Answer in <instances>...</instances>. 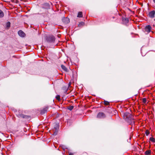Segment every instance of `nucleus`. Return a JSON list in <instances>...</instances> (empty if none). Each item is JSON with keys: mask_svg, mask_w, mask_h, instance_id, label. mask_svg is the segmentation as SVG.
<instances>
[{"mask_svg": "<svg viewBox=\"0 0 155 155\" xmlns=\"http://www.w3.org/2000/svg\"><path fill=\"white\" fill-rule=\"evenodd\" d=\"M45 5H48V4H46Z\"/></svg>", "mask_w": 155, "mask_h": 155, "instance_id": "nucleus-25", "label": "nucleus"}, {"mask_svg": "<svg viewBox=\"0 0 155 155\" xmlns=\"http://www.w3.org/2000/svg\"><path fill=\"white\" fill-rule=\"evenodd\" d=\"M149 140L153 143H155V139L153 137H150L149 139Z\"/></svg>", "mask_w": 155, "mask_h": 155, "instance_id": "nucleus-14", "label": "nucleus"}, {"mask_svg": "<svg viewBox=\"0 0 155 155\" xmlns=\"http://www.w3.org/2000/svg\"><path fill=\"white\" fill-rule=\"evenodd\" d=\"M74 108V107L73 106H71L68 108V109L70 110H72Z\"/></svg>", "mask_w": 155, "mask_h": 155, "instance_id": "nucleus-20", "label": "nucleus"}, {"mask_svg": "<svg viewBox=\"0 0 155 155\" xmlns=\"http://www.w3.org/2000/svg\"><path fill=\"white\" fill-rule=\"evenodd\" d=\"M25 116H24V115H21V116H20V117H23V118H25Z\"/></svg>", "mask_w": 155, "mask_h": 155, "instance_id": "nucleus-21", "label": "nucleus"}, {"mask_svg": "<svg viewBox=\"0 0 155 155\" xmlns=\"http://www.w3.org/2000/svg\"><path fill=\"white\" fill-rule=\"evenodd\" d=\"M151 153V150H150L146 151L145 152V155H150Z\"/></svg>", "mask_w": 155, "mask_h": 155, "instance_id": "nucleus-12", "label": "nucleus"}, {"mask_svg": "<svg viewBox=\"0 0 155 155\" xmlns=\"http://www.w3.org/2000/svg\"><path fill=\"white\" fill-rule=\"evenodd\" d=\"M18 35L21 37H24L25 35V34L21 30H20L18 32Z\"/></svg>", "mask_w": 155, "mask_h": 155, "instance_id": "nucleus-7", "label": "nucleus"}, {"mask_svg": "<svg viewBox=\"0 0 155 155\" xmlns=\"http://www.w3.org/2000/svg\"><path fill=\"white\" fill-rule=\"evenodd\" d=\"M147 99L146 98H144L142 99V102L144 104H145L147 102Z\"/></svg>", "mask_w": 155, "mask_h": 155, "instance_id": "nucleus-18", "label": "nucleus"}, {"mask_svg": "<svg viewBox=\"0 0 155 155\" xmlns=\"http://www.w3.org/2000/svg\"><path fill=\"white\" fill-rule=\"evenodd\" d=\"M151 29L152 28L150 25H147L145 28L144 31L145 33L148 34L151 31Z\"/></svg>", "mask_w": 155, "mask_h": 155, "instance_id": "nucleus-4", "label": "nucleus"}, {"mask_svg": "<svg viewBox=\"0 0 155 155\" xmlns=\"http://www.w3.org/2000/svg\"><path fill=\"white\" fill-rule=\"evenodd\" d=\"M56 98L59 101L60 100V96L59 95H57L56 97Z\"/></svg>", "mask_w": 155, "mask_h": 155, "instance_id": "nucleus-17", "label": "nucleus"}, {"mask_svg": "<svg viewBox=\"0 0 155 155\" xmlns=\"http://www.w3.org/2000/svg\"><path fill=\"white\" fill-rule=\"evenodd\" d=\"M83 17L82 12H79L77 15V17L78 18H81Z\"/></svg>", "mask_w": 155, "mask_h": 155, "instance_id": "nucleus-11", "label": "nucleus"}, {"mask_svg": "<svg viewBox=\"0 0 155 155\" xmlns=\"http://www.w3.org/2000/svg\"><path fill=\"white\" fill-rule=\"evenodd\" d=\"M125 20H127V19H125Z\"/></svg>", "mask_w": 155, "mask_h": 155, "instance_id": "nucleus-26", "label": "nucleus"}, {"mask_svg": "<svg viewBox=\"0 0 155 155\" xmlns=\"http://www.w3.org/2000/svg\"><path fill=\"white\" fill-rule=\"evenodd\" d=\"M145 134H146V135L147 136L150 134L149 131L148 130H146L145 132Z\"/></svg>", "mask_w": 155, "mask_h": 155, "instance_id": "nucleus-19", "label": "nucleus"}, {"mask_svg": "<svg viewBox=\"0 0 155 155\" xmlns=\"http://www.w3.org/2000/svg\"><path fill=\"white\" fill-rule=\"evenodd\" d=\"M85 25L84 23L83 22H81L79 23L78 25V27L80 28H81L84 26Z\"/></svg>", "mask_w": 155, "mask_h": 155, "instance_id": "nucleus-9", "label": "nucleus"}, {"mask_svg": "<svg viewBox=\"0 0 155 155\" xmlns=\"http://www.w3.org/2000/svg\"><path fill=\"white\" fill-rule=\"evenodd\" d=\"M131 116V115L128 113H125L123 115V117L124 119L126 121H129V120H131L132 118L130 117Z\"/></svg>", "mask_w": 155, "mask_h": 155, "instance_id": "nucleus-1", "label": "nucleus"}, {"mask_svg": "<svg viewBox=\"0 0 155 155\" xmlns=\"http://www.w3.org/2000/svg\"><path fill=\"white\" fill-rule=\"evenodd\" d=\"M4 16V14L3 12L0 9V18L3 17Z\"/></svg>", "mask_w": 155, "mask_h": 155, "instance_id": "nucleus-10", "label": "nucleus"}, {"mask_svg": "<svg viewBox=\"0 0 155 155\" xmlns=\"http://www.w3.org/2000/svg\"><path fill=\"white\" fill-rule=\"evenodd\" d=\"M48 108V106L42 109L41 110L40 113L41 114H43L46 113Z\"/></svg>", "mask_w": 155, "mask_h": 155, "instance_id": "nucleus-5", "label": "nucleus"}, {"mask_svg": "<svg viewBox=\"0 0 155 155\" xmlns=\"http://www.w3.org/2000/svg\"><path fill=\"white\" fill-rule=\"evenodd\" d=\"M106 117V115L103 112H100L98 113L97 117L99 119H103L105 118Z\"/></svg>", "mask_w": 155, "mask_h": 155, "instance_id": "nucleus-3", "label": "nucleus"}, {"mask_svg": "<svg viewBox=\"0 0 155 155\" xmlns=\"http://www.w3.org/2000/svg\"><path fill=\"white\" fill-rule=\"evenodd\" d=\"M155 15V11L154 10L150 12L149 14V17L151 18H153L154 17Z\"/></svg>", "mask_w": 155, "mask_h": 155, "instance_id": "nucleus-6", "label": "nucleus"}, {"mask_svg": "<svg viewBox=\"0 0 155 155\" xmlns=\"http://www.w3.org/2000/svg\"><path fill=\"white\" fill-rule=\"evenodd\" d=\"M6 27L7 28H8L10 27V22L8 21L6 23Z\"/></svg>", "mask_w": 155, "mask_h": 155, "instance_id": "nucleus-15", "label": "nucleus"}, {"mask_svg": "<svg viewBox=\"0 0 155 155\" xmlns=\"http://www.w3.org/2000/svg\"><path fill=\"white\" fill-rule=\"evenodd\" d=\"M61 68L64 71H67V69L65 66L63 65H61Z\"/></svg>", "mask_w": 155, "mask_h": 155, "instance_id": "nucleus-13", "label": "nucleus"}, {"mask_svg": "<svg viewBox=\"0 0 155 155\" xmlns=\"http://www.w3.org/2000/svg\"><path fill=\"white\" fill-rule=\"evenodd\" d=\"M104 104L106 106L108 105H109V104H110V103L109 102H108L107 101H104Z\"/></svg>", "mask_w": 155, "mask_h": 155, "instance_id": "nucleus-16", "label": "nucleus"}, {"mask_svg": "<svg viewBox=\"0 0 155 155\" xmlns=\"http://www.w3.org/2000/svg\"><path fill=\"white\" fill-rule=\"evenodd\" d=\"M63 21L65 23H68L69 22V19L67 18H64L62 19Z\"/></svg>", "mask_w": 155, "mask_h": 155, "instance_id": "nucleus-8", "label": "nucleus"}, {"mask_svg": "<svg viewBox=\"0 0 155 155\" xmlns=\"http://www.w3.org/2000/svg\"><path fill=\"white\" fill-rule=\"evenodd\" d=\"M69 155H73V154L71 153H69Z\"/></svg>", "mask_w": 155, "mask_h": 155, "instance_id": "nucleus-22", "label": "nucleus"}, {"mask_svg": "<svg viewBox=\"0 0 155 155\" xmlns=\"http://www.w3.org/2000/svg\"><path fill=\"white\" fill-rule=\"evenodd\" d=\"M154 2L155 3V0H153Z\"/></svg>", "mask_w": 155, "mask_h": 155, "instance_id": "nucleus-23", "label": "nucleus"}, {"mask_svg": "<svg viewBox=\"0 0 155 155\" xmlns=\"http://www.w3.org/2000/svg\"><path fill=\"white\" fill-rule=\"evenodd\" d=\"M71 82H70V83H69V85H70V84H71Z\"/></svg>", "mask_w": 155, "mask_h": 155, "instance_id": "nucleus-24", "label": "nucleus"}, {"mask_svg": "<svg viewBox=\"0 0 155 155\" xmlns=\"http://www.w3.org/2000/svg\"><path fill=\"white\" fill-rule=\"evenodd\" d=\"M47 41L49 42H54L55 40V38L53 35H50L47 38Z\"/></svg>", "mask_w": 155, "mask_h": 155, "instance_id": "nucleus-2", "label": "nucleus"}]
</instances>
